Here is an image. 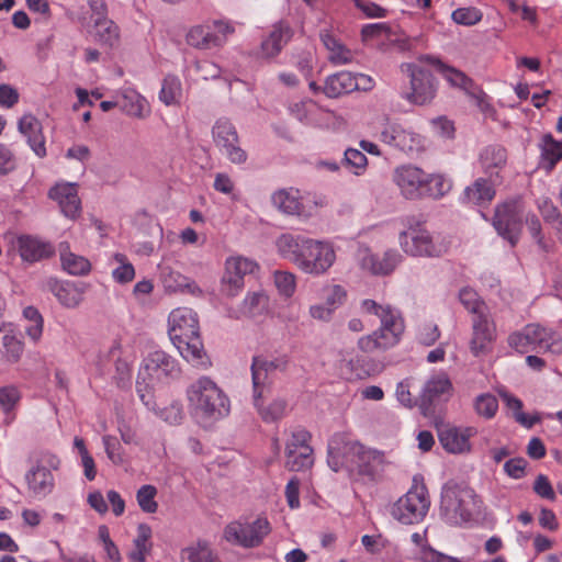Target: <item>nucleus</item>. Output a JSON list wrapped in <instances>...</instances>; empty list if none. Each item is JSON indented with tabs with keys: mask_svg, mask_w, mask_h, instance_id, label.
<instances>
[{
	"mask_svg": "<svg viewBox=\"0 0 562 562\" xmlns=\"http://www.w3.org/2000/svg\"><path fill=\"white\" fill-rule=\"evenodd\" d=\"M402 259L403 256L396 249H389L381 256L366 250L360 263L372 274L386 276L402 262Z\"/></svg>",
	"mask_w": 562,
	"mask_h": 562,
	"instance_id": "nucleus-25",
	"label": "nucleus"
},
{
	"mask_svg": "<svg viewBox=\"0 0 562 562\" xmlns=\"http://www.w3.org/2000/svg\"><path fill=\"white\" fill-rule=\"evenodd\" d=\"M2 346L4 349V357L8 362L16 363L24 351L23 341L12 333H7L2 337Z\"/></svg>",
	"mask_w": 562,
	"mask_h": 562,
	"instance_id": "nucleus-53",
	"label": "nucleus"
},
{
	"mask_svg": "<svg viewBox=\"0 0 562 562\" xmlns=\"http://www.w3.org/2000/svg\"><path fill=\"white\" fill-rule=\"evenodd\" d=\"M23 317L29 322L25 326L27 337L34 342L40 341L44 328V319L40 311L34 306H26L23 310Z\"/></svg>",
	"mask_w": 562,
	"mask_h": 562,
	"instance_id": "nucleus-50",
	"label": "nucleus"
},
{
	"mask_svg": "<svg viewBox=\"0 0 562 562\" xmlns=\"http://www.w3.org/2000/svg\"><path fill=\"white\" fill-rule=\"evenodd\" d=\"M507 151L499 145H490L480 153V164L490 179L501 182V170L506 166Z\"/></svg>",
	"mask_w": 562,
	"mask_h": 562,
	"instance_id": "nucleus-31",
	"label": "nucleus"
},
{
	"mask_svg": "<svg viewBox=\"0 0 562 562\" xmlns=\"http://www.w3.org/2000/svg\"><path fill=\"white\" fill-rule=\"evenodd\" d=\"M452 384L445 373L431 376L424 385L423 401L432 403L443 396H450Z\"/></svg>",
	"mask_w": 562,
	"mask_h": 562,
	"instance_id": "nucleus-41",
	"label": "nucleus"
},
{
	"mask_svg": "<svg viewBox=\"0 0 562 562\" xmlns=\"http://www.w3.org/2000/svg\"><path fill=\"white\" fill-rule=\"evenodd\" d=\"M474 409L477 415L486 419L493 418L498 409V401L491 393H483L476 396L474 401Z\"/></svg>",
	"mask_w": 562,
	"mask_h": 562,
	"instance_id": "nucleus-56",
	"label": "nucleus"
},
{
	"mask_svg": "<svg viewBox=\"0 0 562 562\" xmlns=\"http://www.w3.org/2000/svg\"><path fill=\"white\" fill-rule=\"evenodd\" d=\"M346 295L347 292L341 285H329L325 289V304L333 307V311H335L344 303Z\"/></svg>",
	"mask_w": 562,
	"mask_h": 562,
	"instance_id": "nucleus-64",
	"label": "nucleus"
},
{
	"mask_svg": "<svg viewBox=\"0 0 562 562\" xmlns=\"http://www.w3.org/2000/svg\"><path fill=\"white\" fill-rule=\"evenodd\" d=\"M508 344L520 353L537 349L551 352L553 355L562 353L561 335L537 324H529L520 331L512 334L508 337Z\"/></svg>",
	"mask_w": 562,
	"mask_h": 562,
	"instance_id": "nucleus-4",
	"label": "nucleus"
},
{
	"mask_svg": "<svg viewBox=\"0 0 562 562\" xmlns=\"http://www.w3.org/2000/svg\"><path fill=\"white\" fill-rule=\"evenodd\" d=\"M481 501L463 482L453 480L443 484L440 495V517L450 526H462L480 512Z\"/></svg>",
	"mask_w": 562,
	"mask_h": 562,
	"instance_id": "nucleus-2",
	"label": "nucleus"
},
{
	"mask_svg": "<svg viewBox=\"0 0 562 562\" xmlns=\"http://www.w3.org/2000/svg\"><path fill=\"white\" fill-rule=\"evenodd\" d=\"M290 364V358L285 353L276 356H256L251 362L252 390L258 387H271L273 378L278 372H285Z\"/></svg>",
	"mask_w": 562,
	"mask_h": 562,
	"instance_id": "nucleus-12",
	"label": "nucleus"
},
{
	"mask_svg": "<svg viewBox=\"0 0 562 562\" xmlns=\"http://www.w3.org/2000/svg\"><path fill=\"white\" fill-rule=\"evenodd\" d=\"M385 465L386 461L382 452L373 449H366L363 447L355 467L353 474H357L368 481H376L382 476Z\"/></svg>",
	"mask_w": 562,
	"mask_h": 562,
	"instance_id": "nucleus-26",
	"label": "nucleus"
},
{
	"mask_svg": "<svg viewBox=\"0 0 562 562\" xmlns=\"http://www.w3.org/2000/svg\"><path fill=\"white\" fill-rule=\"evenodd\" d=\"M537 205L544 222L552 225L557 231L558 238L562 241V215L559 209L547 196L539 198Z\"/></svg>",
	"mask_w": 562,
	"mask_h": 562,
	"instance_id": "nucleus-48",
	"label": "nucleus"
},
{
	"mask_svg": "<svg viewBox=\"0 0 562 562\" xmlns=\"http://www.w3.org/2000/svg\"><path fill=\"white\" fill-rule=\"evenodd\" d=\"M258 268L257 263L245 257H229L225 262V272L222 278V291L225 295L234 297L244 288V278Z\"/></svg>",
	"mask_w": 562,
	"mask_h": 562,
	"instance_id": "nucleus-15",
	"label": "nucleus"
},
{
	"mask_svg": "<svg viewBox=\"0 0 562 562\" xmlns=\"http://www.w3.org/2000/svg\"><path fill=\"white\" fill-rule=\"evenodd\" d=\"M316 110V104L312 100H303L290 105L291 114L302 123L312 124V114Z\"/></svg>",
	"mask_w": 562,
	"mask_h": 562,
	"instance_id": "nucleus-61",
	"label": "nucleus"
},
{
	"mask_svg": "<svg viewBox=\"0 0 562 562\" xmlns=\"http://www.w3.org/2000/svg\"><path fill=\"white\" fill-rule=\"evenodd\" d=\"M273 283L280 296L290 299L296 289L295 274L290 271L276 270L273 272Z\"/></svg>",
	"mask_w": 562,
	"mask_h": 562,
	"instance_id": "nucleus-52",
	"label": "nucleus"
},
{
	"mask_svg": "<svg viewBox=\"0 0 562 562\" xmlns=\"http://www.w3.org/2000/svg\"><path fill=\"white\" fill-rule=\"evenodd\" d=\"M541 147V164L547 170H552L562 159V142H557L551 135H544Z\"/></svg>",
	"mask_w": 562,
	"mask_h": 562,
	"instance_id": "nucleus-47",
	"label": "nucleus"
},
{
	"mask_svg": "<svg viewBox=\"0 0 562 562\" xmlns=\"http://www.w3.org/2000/svg\"><path fill=\"white\" fill-rule=\"evenodd\" d=\"M48 196L56 201L68 218H76L81 212V201L78 196V184L75 182H60L48 192Z\"/></svg>",
	"mask_w": 562,
	"mask_h": 562,
	"instance_id": "nucleus-20",
	"label": "nucleus"
},
{
	"mask_svg": "<svg viewBox=\"0 0 562 562\" xmlns=\"http://www.w3.org/2000/svg\"><path fill=\"white\" fill-rule=\"evenodd\" d=\"M526 225L539 248L543 251H549L550 247L541 234V223L539 218L535 214H528L526 216Z\"/></svg>",
	"mask_w": 562,
	"mask_h": 562,
	"instance_id": "nucleus-63",
	"label": "nucleus"
},
{
	"mask_svg": "<svg viewBox=\"0 0 562 562\" xmlns=\"http://www.w3.org/2000/svg\"><path fill=\"white\" fill-rule=\"evenodd\" d=\"M459 300L461 304L472 314H477L486 308L487 305L480 300L477 293L470 289L463 288L459 292Z\"/></svg>",
	"mask_w": 562,
	"mask_h": 562,
	"instance_id": "nucleus-59",
	"label": "nucleus"
},
{
	"mask_svg": "<svg viewBox=\"0 0 562 562\" xmlns=\"http://www.w3.org/2000/svg\"><path fill=\"white\" fill-rule=\"evenodd\" d=\"M161 282L168 292L189 293L193 296H201L203 291L195 281L183 276L170 267L161 268Z\"/></svg>",
	"mask_w": 562,
	"mask_h": 562,
	"instance_id": "nucleus-32",
	"label": "nucleus"
},
{
	"mask_svg": "<svg viewBox=\"0 0 562 562\" xmlns=\"http://www.w3.org/2000/svg\"><path fill=\"white\" fill-rule=\"evenodd\" d=\"M344 164L356 176H361L367 170L368 159L362 150L348 148L344 154Z\"/></svg>",
	"mask_w": 562,
	"mask_h": 562,
	"instance_id": "nucleus-57",
	"label": "nucleus"
},
{
	"mask_svg": "<svg viewBox=\"0 0 562 562\" xmlns=\"http://www.w3.org/2000/svg\"><path fill=\"white\" fill-rule=\"evenodd\" d=\"M151 533V528L147 524H139L137 526V535L133 540L134 549L128 555L133 562L146 561V557L153 547L150 542Z\"/></svg>",
	"mask_w": 562,
	"mask_h": 562,
	"instance_id": "nucleus-42",
	"label": "nucleus"
},
{
	"mask_svg": "<svg viewBox=\"0 0 562 562\" xmlns=\"http://www.w3.org/2000/svg\"><path fill=\"white\" fill-rule=\"evenodd\" d=\"M271 531L270 524L265 517H257L254 521L236 520L224 529V538L229 543L244 548L258 547Z\"/></svg>",
	"mask_w": 562,
	"mask_h": 562,
	"instance_id": "nucleus-9",
	"label": "nucleus"
},
{
	"mask_svg": "<svg viewBox=\"0 0 562 562\" xmlns=\"http://www.w3.org/2000/svg\"><path fill=\"white\" fill-rule=\"evenodd\" d=\"M476 435L474 427L442 426L438 437L443 449L450 453H464L471 450L470 439Z\"/></svg>",
	"mask_w": 562,
	"mask_h": 562,
	"instance_id": "nucleus-19",
	"label": "nucleus"
},
{
	"mask_svg": "<svg viewBox=\"0 0 562 562\" xmlns=\"http://www.w3.org/2000/svg\"><path fill=\"white\" fill-rule=\"evenodd\" d=\"M412 542L415 544L414 558L419 562H460L457 558L446 555L432 549L426 541V530L423 533L414 532Z\"/></svg>",
	"mask_w": 562,
	"mask_h": 562,
	"instance_id": "nucleus-39",
	"label": "nucleus"
},
{
	"mask_svg": "<svg viewBox=\"0 0 562 562\" xmlns=\"http://www.w3.org/2000/svg\"><path fill=\"white\" fill-rule=\"evenodd\" d=\"M272 205L280 212L288 215L308 217L305 205L301 199L300 191L294 188L281 189L271 195Z\"/></svg>",
	"mask_w": 562,
	"mask_h": 562,
	"instance_id": "nucleus-28",
	"label": "nucleus"
},
{
	"mask_svg": "<svg viewBox=\"0 0 562 562\" xmlns=\"http://www.w3.org/2000/svg\"><path fill=\"white\" fill-rule=\"evenodd\" d=\"M426 172L413 165H402L395 168L393 181L402 195L408 200L423 198Z\"/></svg>",
	"mask_w": 562,
	"mask_h": 562,
	"instance_id": "nucleus-16",
	"label": "nucleus"
},
{
	"mask_svg": "<svg viewBox=\"0 0 562 562\" xmlns=\"http://www.w3.org/2000/svg\"><path fill=\"white\" fill-rule=\"evenodd\" d=\"M58 254L63 270L70 276H87L91 271V262L85 256L75 254L67 241L58 245Z\"/></svg>",
	"mask_w": 562,
	"mask_h": 562,
	"instance_id": "nucleus-34",
	"label": "nucleus"
},
{
	"mask_svg": "<svg viewBox=\"0 0 562 562\" xmlns=\"http://www.w3.org/2000/svg\"><path fill=\"white\" fill-rule=\"evenodd\" d=\"M401 69L411 79V91L404 93L403 98L417 105L429 103L435 98L437 91L431 70L412 63L403 64Z\"/></svg>",
	"mask_w": 562,
	"mask_h": 562,
	"instance_id": "nucleus-8",
	"label": "nucleus"
},
{
	"mask_svg": "<svg viewBox=\"0 0 562 562\" xmlns=\"http://www.w3.org/2000/svg\"><path fill=\"white\" fill-rule=\"evenodd\" d=\"M363 447L358 441L350 440L342 434H336L328 443L327 463L335 472L346 470L353 474Z\"/></svg>",
	"mask_w": 562,
	"mask_h": 562,
	"instance_id": "nucleus-10",
	"label": "nucleus"
},
{
	"mask_svg": "<svg viewBox=\"0 0 562 562\" xmlns=\"http://www.w3.org/2000/svg\"><path fill=\"white\" fill-rule=\"evenodd\" d=\"M157 488L154 485L146 484L138 488L136 493V501L140 509L147 514H154L158 509V504L155 501Z\"/></svg>",
	"mask_w": 562,
	"mask_h": 562,
	"instance_id": "nucleus-55",
	"label": "nucleus"
},
{
	"mask_svg": "<svg viewBox=\"0 0 562 562\" xmlns=\"http://www.w3.org/2000/svg\"><path fill=\"white\" fill-rule=\"evenodd\" d=\"M188 407L199 420L215 422L231 412V401L224 390L210 376L201 375L186 390Z\"/></svg>",
	"mask_w": 562,
	"mask_h": 562,
	"instance_id": "nucleus-1",
	"label": "nucleus"
},
{
	"mask_svg": "<svg viewBox=\"0 0 562 562\" xmlns=\"http://www.w3.org/2000/svg\"><path fill=\"white\" fill-rule=\"evenodd\" d=\"M292 34L289 25L276 24L269 36L261 43L262 55L268 58L277 56L291 40Z\"/></svg>",
	"mask_w": 562,
	"mask_h": 562,
	"instance_id": "nucleus-38",
	"label": "nucleus"
},
{
	"mask_svg": "<svg viewBox=\"0 0 562 562\" xmlns=\"http://www.w3.org/2000/svg\"><path fill=\"white\" fill-rule=\"evenodd\" d=\"M182 555L188 559L189 562H222L217 554L211 549L210 544L202 540L183 549Z\"/></svg>",
	"mask_w": 562,
	"mask_h": 562,
	"instance_id": "nucleus-49",
	"label": "nucleus"
},
{
	"mask_svg": "<svg viewBox=\"0 0 562 562\" xmlns=\"http://www.w3.org/2000/svg\"><path fill=\"white\" fill-rule=\"evenodd\" d=\"M360 79L363 80L367 77L364 75L356 76L349 71H339L327 77L322 90L328 98H338L357 90Z\"/></svg>",
	"mask_w": 562,
	"mask_h": 562,
	"instance_id": "nucleus-27",
	"label": "nucleus"
},
{
	"mask_svg": "<svg viewBox=\"0 0 562 562\" xmlns=\"http://www.w3.org/2000/svg\"><path fill=\"white\" fill-rule=\"evenodd\" d=\"M311 435L305 429H296L292 431L291 438L286 441L285 453H294L303 448H311L308 440Z\"/></svg>",
	"mask_w": 562,
	"mask_h": 562,
	"instance_id": "nucleus-62",
	"label": "nucleus"
},
{
	"mask_svg": "<svg viewBox=\"0 0 562 562\" xmlns=\"http://www.w3.org/2000/svg\"><path fill=\"white\" fill-rule=\"evenodd\" d=\"M482 12L474 7L458 8L451 14L457 24L464 26L475 25L482 20Z\"/></svg>",
	"mask_w": 562,
	"mask_h": 562,
	"instance_id": "nucleus-60",
	"label": "nucleus"
},
{
	"mask_svg": "<svg viewBox=\"0 0 562 562\" xmlns=\"http://www.w3.org/2000/svg\"><path fill=\"white\" fill-rule=\"evenodd\" d=\"M270 297L265 290L251 291L246 294L234 317H257L269 311Z\"/></svg>",
	"mask_w": 562,
	"mask_h": 562,
	"instance_id": "nucleus-35",
	"label": "nucleus"
},
{
	"mask_svg": "<svg viewBox=\"0 0 562 562\" xmlns=\"http://www.w3.org/2000/svg\"><path fill=\"white\" fill-rule=\"evenodd\" d=\"M430 507L428 491L424 484L414 483L407 493L392 506V516L402 524L420 522Z\"/></svg>",
	"mask_w": 562,
	"mask_h": 562,
	"instance_id": "nucleus-7",
	"label": "nucleus"
},
{
	"mask_svg": "<svg viewBox=\"0 0 562 562\" xmlns=\"http://www.w3.org/2000/svg\"><path fill=\"white\" fill-rule=\"evenodd\" d=\"M47 286L57 301L67 308L77 307L83 300V291L74 282L49 279Z\"/></svg>",
	"mask_w": 562,
	"mask_h": 562,
	"instance_id": "nucleus-36",
	"label": "nucleus"
},
{
	"mask_svg": "<svg viewBox=\"0 0 562 562\" xmlns=\"http://www.w3.org/2000/svg\"><path fill=\"white\" fill-rule=\"evenodd\" d=\"M452 188V181L443 175H427L423 188V196L435 200L443 198Z\"/></svg>",
	"mask_w": 562,
	"mask_h": 562,
	"instance_id": "nucleus-46",
	"label": "nucleus"
},
{
	"mask_svg": "<svg viewBox=\"0 0 562 562\" xmlns=\"http://www.w3.org/2000/svg\"><path fill=\"white\" fill-rule=\"evenodd\" d=\"M380 137L383 143L405 153L418 150L423 145L419 134L405 130L395 122L386 123L381 131Z\"/></svg>",
	"mask_w": 562,
	"mask_h": 562,
	"instance_id": "nucleus-18",
	"label": "nucleus"
},
{
	"mask_svg": "<svg viewBox=\"0 0 562 562\" xmlns=\"http://www.w3.org/2000/svg\"><path fill=\"white\" fill-rule=\"evenodd\" d=\"M92 35L99 44L113 47L119 44L120 29L108 16H97L93 22Z\"/></svg>",
	"mask_w": 562,
	"mask_h": 562,
	"instance_id": "nucleus-40",
	"label": "nucleus"
},
{
	"mask_svg": "<svg viewBox=\"0 0 562 562\" xmlns=\"http://www.w3.org/2000/svg\"><path fill=\"white\" fill-rule=\"evenodd\" d=\"M307 240L301 235L282 234L276 240L278 252L285 259L294 263V258L302 251L303 245Z\"/></svg>",
	"mask_w": 562,
	"mask_h": 562,
	"instance_id": "nucleus-44",
	"label": "nucleus"
},
{
	"mask_svg": "<svg viewBox=\"0 0 562 562\" xmlns=\"http://www.w3.org/2000/svg\"><path fill=\"white\" fill-rule=\"evenodd\" d=\"M175 347L179 350L180 355L186 361L195 368L206 369L211 366L210 359L206 356L203 344L200 338V333L190 338L172 341Z\"/></svg>",
	"mask_w": 562,
	"mask_h": 562,
	"instance_id": "nucleus-29",
	"label": "nucleus"
},
{
	"mask_svg": "<svg viewBox=\"0 0 562 562\" xmlns=\"http://www.w3.org/2000/svg\"><path fill=\"white\" fill-rule=\"evenodd\" d=\"M271 387H258L252 390L254 405L257 413L265 423H276L284 418L288 413V401L284 397H276L269 403L265 402V396L269 394Z\"/></svg>",
	"mask_w": 562,
	"mask_h": 562,
	"instance_id": "nucleus-21",
	"label": "nucleus"
},
{
	"mask_svg": "<svg viewBox=\"0 0 562 562\" xmlns=\"http://www.w3.org/2000/svg\"><path fill=\"white\" fill-rule=\"evenodd\" d=\"M143 370L150 379L156 380L175 378L180 372L177 361L162 350L150 352L144 360Z\"/></svg>",
	"mask_w": 562,
	"mask_h": 562,
	"instance_id": "nucleus-24",
	"label": "nucleus"
},
{
	"mask_svg": "<svg viewBox=\"0 0 562 562\" xmlns=\"http://www.w3.org/2000/svg\"><path fill=\"white\" fill-rule=\"evenodd\" d=\"M187 42L202 49L221 46V40L212 37V27L207 24L193 26L187 34Z\"/></svg>",
	"mask_w": 562,
	"mask_h": 562,
	"instance_id": "nucleus-45",
	"label": "nucleus"
},
{
	"mask_svg": "<svg viewBox=\"0 0 562 562\" xmlns=\"http://www.w3.org/2000/svg\"><path fill=\"white\" fill-rule=\"evenodd\" d=\"M114 260L119 263V267L112 271L113 279L119 283L131 282L135 277L133 265L127 261L123 254H115Z\"/></svg>",
	"mask_w": 562,
	"mask_h": 562,
	"instance_id": "nucleus-58",
	"label": "nucleus"
},
{
	"mask_svg": "<svg viewBox=\"0 0 562 562\" xmlns=\"http://www.w3.org/2000/svg\"><path fill=\"white\" fill-rule=\"evenodd\" d=\"M443 78L456 88L463 90L467 94L472 98L480 99L482 91L474 85L473 80L469 78L464 72L452 68L445 67L442 69Z\"/></svg>",
	"mask_w": 562,
	"mask_h": 562,
	"instance_id": "nucleus-43",
	"label": "nucleus"
},
{
	"mask_svg": "<svg viewBox=\"0 0 562 562\" xmlns=\"http://www.w3.org/2000/svg\"><path fill=\"white\" fill-rule=\"evenodd\" d=\"M401 249L412 257L438 258L445 255L450 241L440 234H431L420 224L411 225L398 234Z\"/></svg>",
	"mask_w": 562,
	"mask_h": 562,
	"instance_id": "nucleus-3",
	"label": "nucleus"
},
{
	"mask_svg": "<svg viewBox=\"0 0 562 562\" xmlns=\"http://www.w3.org/2000/svg\"><path fill=\"white\" fill-rule=\"evenodd\" d=\"M314 463L313 449L303 448L294 453H285V467L290 471H302L311 468Z\"/></svg>",
	"mask_w": 562,
	"mask_h": 562,
	"instance_id": "nucleus-51",
	"label": "nucleus"
},
{
	"mask_svg": "<svg viewBox=\"0 0 562 562\" xmlns=\"http://www.w3.org/2000/svg\"><path fill=\"white\" fill-rule=\"evenodd\" d=\"M168 325L171 341L190 338L200 333L198 314L189 307L175 308L169 314Z\"/></svg>",
	"mask_w": 562,
	"mask_h": 562,
	"instance_id": "nucleus-17",
	"label": "nucleus"
},
{
	"mask_svg": "<svg viewBox=\"0 0 562 562\" xmlns=\"http://www.w3.org/2000/svg\"><path fill=\"white\" fill-rule=\"evenodd\" d=\"M472 329L471 350L475 356H479L486 350L495 337V327L491 318L490 308L473 315Z\"/></svg>",
	"mask_w": 562,
	"mask_h": 562,
	"instance_id": "nucleus-22",
	"label": "nucleus"
},
{
	"mask_svg": "<svg viewBox=\"0 0 562 562\" xmlns=\"http://www.w3.org/2000/svg\"><path fill=\"white\" fill-rule=\"evenodd\" d=\"M381 326L378 330L359 339L358 346L364 352L387 349L397 344L404 330L403 321L398 312L385 306L379 315Z\"/></svg>",
	"mask_w": 562,
	"mask_h": 562,
	"instance_id": "nucleus-5",
	"label": "nucleus"
},
{
	"mask_svg": "<svg viewBox=\"0 0 562 562\" xmlns=\"http://www.w3.org/2000/svg\"><path fill=\"white\" fill-rule=\"evenodd\" d=\"M522 211L518 202L509 201L495 210L493 225L497 233L515 246L521 232Z\"/></svg>",
	"mask_w": 562,
	"mask_h": 562,
	"instance_id": "nucleus-14",
	"label": "nucleus"
},
{
	"mask_svg": "<svg viewBox=\"0 0 562 562\" xmlns=\"http://www.w3.org/2000/svg\"><path fill=\"white\" fill-rule=\"evenodd\" d=\"M119 106L123 113L135 119H145L150 113L147 100L132 88H125L117 92Z\"/></svg>",
	"mask_w": 562,
	"mask_h": 562,
	"instance_id": "nucleus-33",
	"label": "nucleus"
},
{
	"mask_svg": "<svg viewBox=\"0 0 562 562\" xmlns=\"http://www.w3.org/2000/svg\"><path fill=\"white\" fill-rule=\"evenodd\" d=\"M212 134L216 147L231 162L240 165L247 160V153L239 146L237 131L228 120H217Z\"/></svg>",
	"mask_w": 562,
	"mask_h": 562,
	"instance_id": "nucleus-11",
	"label": "nucleus"
},
{
	"mask_svg": "<svg viewBox=\"0 0 562 562\" xmlns=\"http://www.w3.org/2000/svg\"><path fill=\"white\" fill-rule=\"evenodd\" d=\"M181 95V83L178 78L168 76L164 79L159 99L166 105H171L178 102Z\"/></svg>",
	"mask_w": 562,
	"mask_h": 562,
	"instance_id": "nucleus-54",
	"label": "nucleus"
},
{
	"mask_svg": "<svg viewBox=\"0 0 562 562\" xmlns=\"http://www.w3.org/2000/svg\"><path fill=\"white\" fill-rule=\"evenodd\" d=\"M336 261V251L330 241L307 238L302 251L294 258V265L304 273L322 276Z\"/></svg>",
	"mask_w": 562,
	"mask_h": 562,
	"instance_id": "nucleus-6",
	"label": "nucleus"
},
{
	"mask_svg": "<svg viewBox=\"0 0 562 562\" xmlns=\"http://www.w3.org/2000/svg\"><path fill=\"white\" fill-rule=\"evenodd\" d=\"M29 496L34 499H44L55 487V477L49 468L37 458H29V467L24 474Z\"/></svg>",
	"mask_w": 562,
	"mask_h": 562,
	"instance_id": "nucleus-13",
	"label": "nucleus"
},
{
	"mask_svg": "<svg viewBox=\"0 0 562 562\" xmlns=\"http://www.w3.org/2000/svg\"><path fill=\"white\" fill-rule=\"evenodd\" d=\"M18 250L22 260L31 263L49 258L54 254L50 243L27 235L18 238Z\"/></svg>",
	"mask_w": 562,
	"mask_h": 562,
	"instance_id": "nucleus-30",
	"label": "nucleus"
},
{
	"mask_svg": "<svg viewBox=\"0 0 562 562\" xmlns=\"http://www.w3.org/2000/svg\"><path fill=\"white\" fill-rule=\"evenodd\" d=\"M497 183L499 181L490 178H477L472 186L465 188L462 201L474 205L488 203L495 196V186Z\"/></svg>",
	"mask_w": 562,
	"mask_h": 562,
	"instance_id": "nucleus-37",
	"label": "nucleus"
},
{
	"mask_svg": "<svg viewBox=\"0 0 562 562\" xmlns=\"http://www.w3.org/2000/svg\"><path fill=\"white\" fill-rule=\"evenodd\" d=\"M18 131L26 138L27 145L38 158L47 155L43 126L37 117L31 113L24 114L18 122Z\"/></svg>",
	"mask_w": 562,
	"mask_h": 562,
	"instance_id": "nucleus-23",
	"label": "nucleus"
}]
</instances>
